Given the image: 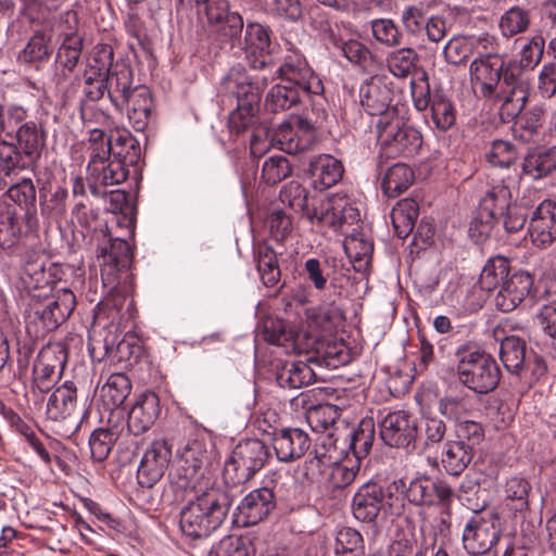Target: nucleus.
Segmentation results:
<instances>
[{"mask_svg":"<svg viewBox=\"0 0 556 556\" xmlns=\"http://www.w3.org/2000/svg\"><path fill=\"white\" fill-rule=\"evenodd\" d=\"M180 4L194 2L205 16L207 40L219 49L243 51L253 68L266 65L264 56L271 52L269 26L254 21L244 23L238 11H232L228 0H177Z\"/></svg>","mask_w":556,"mask_h":556,"instance_id":"f257e3e1","label":"nucleus"},{"mask_svg":"<svg viewBox=\"0 0 556 556\" xmlns=\"http://www.w3.org/2000/svg\"><path fill=\"white\" fill-rule=\"evenodd\" d=\"M279 198L292 210L302 212L313 225L327 226L336 231L361 220L358 207L345 193L313 199L308 204V191L302 184L292 180L282 187Z\"/></svg>","mask_w":556,"mask_h":556,"instance_id":"f03ea898","label":"nucleus"},{"mask_svg":"<svg viewBox=\"0 0 556 556\" xmlns=\"http://www.w3.org/2000/svg\"><path fill=\"white\" fill-rule=\"evenodd\" d=\"M265 86V77L251 76L242 66L231 67L222 78L219 94L237 102L236 109L229 115L230 132L239 135L254 124Z\"/></svg>","mask_w":556,"mask_h":556,"instance_id":"7ed1b4c3","label":"nucleus"},{"mask_svg":"<svg viewBox=\"0 0 556 556\" xmlns=\"http://www.w3.org/2000/svg\"><path fill=\"white\" fill-rule=\"evenodd\" d=\"M192 493L194 498L188 500L179 514L180 530L191 539L207 538L226 519L229 497L218 489L206 486Z\"/></svg>","mask_w":556,"mask_h":556,"instance_id":"20e7f679","label":"nucleus"},{"mask_svg":"<svg viewBox=\"0 0 556 556\" xmlns=\"http://www.w3.org/2000/svg\"><path fill=\"white\" fill-rule=\"evenodd\" d=\"M212 456L211 442L200 438L188 440L169 473V490L176 501L185 500L191 492H198V489L201 491V488H207Z\"/></svg>","mask_w":556,"mask_h":556,"instance_id":"39448f33","label":"nucleus"},{"mask_svg":"<svg viewBox=\"0 0 556 556\" xmlns=\"http://www.w3.org/2000/svg\"><path fill=\"white\" fill-rule=\"evenodd\" d=\"M456 375L459 382L477 394H488L496 389L501 371L495 359L472 342L458 345L454 352Z\"/></svg>","mask_w":556,"mask_h":556,"instance_id":"423d86ee","label":"nucleus"},{"mask_svg":"<svg viewBox=\"0 0 556 556\" xmlns=\"http://www.w3.org/2000/svg\"><path fill=\"white\" fill-rule=\"evenodd\" d=\"M66 359V350L61 344H49L39 351L33 365L30 386L25 394L27 402L33 403L36 409L43 407L45 394L61 378Z\"/></svg>","mask_w":556,"mask_h":556,"instance_id":"0eeeda50","label":"nucleus"},{"mask_svg":"<svg viewBox=\"0 0 556 556\" xmlns=\"http://www.w3.org/2000/svg\"><path fill=\"white\" fill-rule=\"evenodd\" d=\"M101 279L108 290L109 303L119 308L124 301L121 283L129 278L128 270L132 262V251L129 243L123 239H112L109 248H102Z\"/></svg>","mask_w":556,"mask_h":556,"instance_id":"6e6552de","label":"nucleus"},{"mask_svg":"<svg viewBox=\"0 0 556 556\" xmlns=\"http://www.w3.org/2000/svg\"><path fill=\"white\" fill-rule=\"evenodd\" d=\"M7 137L14 139L9 142L18 157L24 154L29 160L40 156L46 144V131L36 121L29 119L28 110L20 104L9 105V122Z\"/></svg>","mask_w":556,"mask_h":556,"instance_id":"1a4fd4ad","label":"nucleus"},{"mask_svg":"<svg viewBox=\"0 0 556 556\" xmlns=\"http://www.w3.org/2000/svg\"><path fill=\"white\" fill-rule=\"evenodd\" d=\"M391 490L404 494L415 506L450 508L454 500V491L447 482L427 475L416 476L408 482L405 479L395 480L391 483Z\"/></svg>","mask_w":556,"mask_h":556,"instance_id":"9d476101","label":"nucleus"},{"mask_svg":"<svg viewBox=\"0 0 556 556\" xmlns=\"http://www.w3.org/2000/svg\"><path fill=\"white\" fill-rule=\"evenodd\" d=\"M378 142L388 157H410L422 146L421 134L404 122L400 114L383 122H377Z\"/></svg>","mask_w":556,"mask_h":556,"instance_id":"9b49d317","label":"nucleus"},{"mask_svg":"<svg viewBox=\"0 0 556 556\" xmlns=\"http://www.w3.org/2000/svg\"><path fill=\"white\" fill-rule=\"evenodd\" d=\"M30 305L29 323L40 324L42 331H51L63 324L76 306V296L72 290L62 288L51 296L34 294Z\"/></svg>","mask_w":556,"mask_h":556,"instance_id":"f8f14e48","label":"nucleus"},{"mask_svg":"<svg viewBox=\"0 0 556 556\" xmlns=\"http://www.w3.org/2000/svg\"><path fill=\"white\" fill-rule=\"evenodd\" d=\"M281 473L269 471L263 480V486L247 494L238 506V516L243 526H254L265 518L276 507L278 486L281 484Z\"/></svg>","mask_w":556,"mask_h":556,"instance_id":"ddd939ff","label":"nucleus"},{"mask_svg":"<svg viewBox=\"0 0 556 556\" xmlns=\"http://www.w3.org/2000/svg\"><path fill=\"white\" fill-rule=\"evenodd\" d=\"M269 455V448L262 440L242 441L232 451L225 472L233 473L235 483H244L265 466Z\"/></svg>","mask_w":556,"mask_h":556,"instance_id":"4468645a","label":"nucleus"},{"mask_svg":"<svg viewBox=\"0 0 556 556\" xmlns=\"http://www.w3.org/2000/svg\"><path fill=\"white\" fill-rule=\"evenodd\" d=\"M500 538L498 516L473 510L464 526L462 541L468 554L483 555L498 542Z\"/></svg>","mask_w":556,"mask_h":556,"instance_id":"2eb2a0df","label":"nucleus"},{"mask_svg":"<svg viewBox=\"0 0 556 556\" xmlns=\"http://www.w3.org/2000/svg\"><path fill=\"white\" fill-rule=\"evenodd\" d=\"M488 48L479 53L470 63L469 80L475 93L482 98H491L496 94L503 72V56Z\"/></svg>","mask_w":556,"mask_h":556,"instance_id":"dca6fc26","label":"nucleus"},{"mask_svg":"<svg viewBox=\"0 0 556 556\" xmlns=\"http://www.w3.org/2000/svg\"><path fill=\"white\" fill-rule=\"evenodd\" d=\"M276 72L282 83L293 87L304 96L324 92L321 79L299 52L286 55Z\"/></svg>","mask_w":556,"mask_h":556,"instance_id":"f3484780","label":"nucleus"},{"mask_svg":"<svg viewBox=\"0 0 556 556\" xmlns=\"http://www.w3.org/2000/svg\"><path fill=\"white\" fill-rule=\"evenodd\" d=\"M172 459V445L164 438L151 441L143 451L137 481L140 486L151 489L164 476Z\"/></svg>","mask_w":556,"mask_h":556,"instance_id":"a211bd4d","label":"nucleus"},{"mask_svg":"<svg viewBox=\"0 0 556 556\" xmlns=\"http://www.w3.org/2000/svg\"><path fill=\"white\" fill-rule=\"evenodd\" d=\"M393 91L380 76H374L362 84L359 88V101L367 114L378 116V122H383L399 114L395 105H392Z\"/></svg>","mask_w":556,"mask_h":556,"instance_id":"6ab92c4d","label":"nucleus"},{"mask_svg":"<svg viewBox=\"0 0 556 556\" xmlns=\"http://www.w3.org/2000/svg\"><path fill=\"white\" fill-rule=\"evenodd\" d=\"M394 501H397V497L394 496L391 484L383 489L376 483H366L353 497V515L359 521L371 522L380 510L387 507L391 509Z\"/></svg>","mask_w":556,"mask_h":556,"instance_id":"aec40b11","label":"nucleus"},{"mask_svg":"<svg viewBox=\"0 0 556 556\" xmlns=\"http://www.w3.org/2000/svg\"><path fill=\"white\" fill-rule=\"evenodd\" d=\"M379 428L381 440L391 447H408L417 437L415 419L405 410L389 412Z\"/></svg>","mask_w":556,"mask_h":556,"instance_id":"412c9836","label":"nucleus"},{"mask_svg":"<svg viewBox=\"0 0 556 556\" xmlns=\"http://www.w3.org/2000/svg\"><path fill=\"white\" fill-rule=\"evenodd\" d=\"M316 139V131L302 116H292L282 122L275 131L280 149L290 154L308 150Z\"/></svg>","mask_w":556,"mask_h":556,"instance_id":"4be33fe9","label":"nucleus"},{"mask_svg":"<svg viewBox=\"0 0 556 556\" xmlns=\"http://www.w3.org/2000/svg\"><path fill=\"white\" fill-rule=\"evenodd\" d=\"M77 410V388L74 382L65 381L51 392L46 404V416L55 422H73L79 427Z\"/></svg>","mask_w":556,"mask_h":556,"instance_id":"5701e85b","label":"nucleus"},{"mask_svg":"<svg viewBox=\"0 0 556 556\" xmlns=\"http://www.w3.org/2000/svg\"><path fill=\"white\" fill-rule=\"evenodd\" d=\"M528 232L532 243L541 249L556 240V202L544 200L532 211Z\"/></svg>","mask_w":556,"mask_h":556,"instance_id":"b1692460","label":"nucleus"},{"mask_svg":"<svg viewBox=\"0 0 556 556\" xmlns=\"http://www.w3.org/2000/svg\"><path fill=\"white\" fill-rule=\"evenodd\" d=\"M533 285V278L529 273L515 271L496 291L494 298L495 307L504 313L516 309L528 296Z\"/></svg>","mask_w":556,"mask_h":556,"instance_id":"393cba45","label":"nucleus"},{"mask_svg":"<svg viewBox=\"0 0 556 556\" xmlns=\"http://www.w3.org/2000/svg\"><path fill=\"white\" fill-rule=\"evenodd\" d=\"M161 414L160 397L154 392L140 394L128 413V430L139 435L148 431Z\"/></svg>","mask_w":556,"mask_h":556,"instance_id":"a878e982","label":"nucleus"},{"mask_svg":"<svg viewBox=\"0 0 556 556\" xmlns=\"http://www.w3.org/2000/svg\"><path fill=\"white\" fill-rule=\"evenodd\" d=\"M105 152L100 150V154L89 159L88 172L97 184L102 186H114L124 182L128 176L126 168L128 162L110 155L104 156Z\"/></svg>","mask_w":556,"mask_h":556,"instance_id":"bb28decb","label":"nucleus"},{"mask_svg":"<svg viewBox=\"0 0 556 556\" xmlns=\"http://www.w3.org/2000/svg\"><path fill=\"white\" fill-rule=\"evenodd\" d=\"M273 446L280 462H292L302 457L311 446L308 434L299 428H287L275 433Z\"/></svg>","mask_w":556,"mask_h":556,"instance_id":"cd10ccee","label":"nucleus"},{"mask_svg":"<svg viewBox=\"0 0 556 556\" xmlns=\"http://www.w3.org/2000/svg\"><path fill=\"white\" fill-rule=\"evenodd\" d=\"M53 52L54 45L51 35L37 30L17 53L16 61L21 65L40 70L50 61Z\"/></svg>","mask_w":556,"mask_h":556,"instance_id":"c85d7f7f","label":"nucleus"},{"mask_svg":"<svg viewBox=\"0 0 556 556\" xmlns=\"http://www.w3.org/2000/svg\"><path fill=\"white\" fill-rule=\"evenodd\" d=\"M132 70L125 63H116L105 77V89L111 103L122 111L128 96L135 89Z\"/></svg>","mask_w":556,"mask_h":556,"instance_id":"c756f323","label":"nucleus"},{"mask_svg":"<svg viewBox=\"0 0 556 556\" xmlns=\"http://www.w3.org/2000/svg\"><path fill=\"white\" fill-rule=\"evenodd\" d=\"M492 46V39L488 36L482 37H452L443 49L445 61L452 65H460L467 62L471 56L483 53V49Z\"/></svg>","mask_w":556,"mask_h":556,"instance_id":"7c9ffc66","label":"nucleus"},{"mask_svg":"<svg viewBox=\"0 0 556 556\" xmlns=\"http://www.w3.org/2000/svg\"><path fill=\"white\" fill-rule=\"evenodd\" d=\"M308 172L313 187L325 190L341 180L344 168L341 161L332 155L320 154L311 160Z\"/></svg>","mask_w":556,"mask_h":556,"instance_id":"2f4dec72","label":"nucleus"},{"mask_svg":"<svg viewBox=\"0 0 556 556\" xmlns=\"http://www.w3.org/2000/svg\"><path fill=\"white\" fill-rule=\"evenodd\" d=\"M124 108L127 110V116L134 129L143 131L149 125L152 111V96L149 88L136 85Z\"/></svg>","mask_w":556,"mask_h":556,"instance_id":"473e14b6","label":"nucleus"},{"mask_svg":"<svg viewBox=\"0 0 556 556\" xmlns=\"http://www.w3.org/2000/svg\"><path fill=\"white\" fill-rule=\"evenodd\" d=\"M531 483L519 476L506 480L503 486V505L514 515H525L530 508Z\"/></svg>","mask_w":556,"mask_h":556,"instance_id":"72a5a7b5","label":"nucleus"},{"mask_svg":"<svg viewBox=\"0 0 556 556\" xmlns=\"http://www.w3.org/2000/svg\"><path fill=\"white\" fill-rule=\"evenodd\" d=\"M23 280L33 290H53V286L61 280V269L51 262H27L23 269Z\"/></svg>","mask_w":556,"mask_h":556,"instance_id":"f704fd0d","label":"nucleus"},{"mask_svg":"<svg viewBox=\"0 0 556 556\" xmlns=\"http://www.w3.org/2000/svg\"><path fill=\"white\" fill-rule=\"evenodd\" d=\"M253 257L264 286H276L281 276L277 252L266 242H258L253 248Z\"/></svg>","mask_w":556,"mask_h":556,"instance_id":"c9c22d12","label":"nucleus"},{"mask_svg":"<svg viewBox=\"0 0 556 556\" xmlns=\"http://www.w3.org/2000/svg\"><path fill=\"white\" fill-rule=\"evenodd\" d=\"M81 52L80 38H70L63 41L56 52L54 63V81L56 86H62L76 67Z\"/></svg>","mask_w":556,"mask_h":556,"instance_id":"e433bc0d","label":"nucleus"},{"mask_svg":"<svg viewBox=\"0 0 556 556\" xmlns=\"http://www.w3.org/2000/svg\"><path fill=\"white\" fill-rule=\"evenodd\" d=\"M513 193L509 187L504 184L492 186L480 200L479 212L488 216L489 220H498L504 216L508 205L511 203Z\"/></svg>","mask_w":556,"mask_h":556,"instance_id":"4c0bfd02","label":"nucleus"},{"mask_svg":"<svg viewBox=\"0 0 556 556\" xmlns=\"http://www.w3.org/2000/svg\"><path fill=\"white\" fill-rule=\"evenodd\" d=\"M131 391L130 379L123 372L111 374L100 389V399L108 409L119 407Z\"/></svg>","mask_w":556,"mask_h":556,"instance_id":"58836bf2","label":"nucleus"},{"mask_svg":"<svg viewBox=\"0 0 556 556\" xmlns=\"http://www.w3.org/2000/svg\"><path fill=\"white\" fill-rule=\"evenodd\" d=\"M473 450L463 440L448 442L442 453L441 463L448 475L459 476L470 464Z\"/></svg>","mask_w":556,"mask_h":556,"instance_id":"ea45409f","label":"nucleus"},{"mask_svg":"<svg viewBox=\"0 0 556 556\" xmlns=\"http://www.w3.org/2000/svg\"><path fill=\"white\" fill-rule=\"evenodd\" d=\"M305 97L293 87L279 83L274 85L265 97V109L271 113H280L298 106Z\"/></svg>","mask_w":556,"mask_h":556,"instance_id":"a19ab883","label":"nucleus"},{"mask_svg":"<svg viewBox=\"0 0 556 556\" xmlns=\"http://www.w3.org/2000/svg\"><path fill=\"white\" fill-rule=\"evenodd\" d=\"M375 439V422L371 418H364L356 428L349 430L345 440H349V450L356 462L365 458L372 447Z\"/></svg>","mask_w":556,"mask_h":556,"instance_id":"79ce46f5","label":"nucleus"},{"mask_svg":"<svg viewBox=\"0 0 556 556\" xmlns=\"http://www.w3.org/2000/svg\"><path fill=\"white\" fill-rule=\"evenodd\" d=\"M510 275L509 261L506 257H492L482 268L479 286L489 293L496 292Z\"/></svg>","mask_w":556,"mask_h":556,"instance_id":"37998d69","label":"nucleus"},{"mask_svg":"<svg viewBox=\"0 0 556 556\" xmlns=\"http://www.w3.org/2000/svg\"><path fill=\"white\" fill-rule=\"evenodd\" d=\"M314 370L304 362L286 363L276 375V381L283 389H299L315 381Z\"/></svg>","mask_w":556,"mask_h":556,"instance_id":"c03bdc74","label":"nucleus"},{"mask_svg":"<svg viewBox=\"0 0 556 556\" xmlns=\"http://www.w3.org/2000/svg\"><path fill=\"white\" fill-rule=\"evenodd\" d=\"M110 155L136 164L140 157L139 141L124 127H116L111 131Z\"/></svg>","mask_w":556,"mask_h":556,"instance_id":"a18cd8bd","label":"nucleus"},{"mask_svg":"<svg viewBox=\"0 0 556 556\" xmlns=\"http://www.w3.org/2000/svg\"><path fill=\"white\" fill-rule=\"evenodd\" d=\"M418 214V203L413 199H403L392 208L391 222L399 238L405 239L412 233Z\"/></svg>","mask_w":556,"mask_h":556,"instance_id":"49530a36","label":"nucleus"},{"mask_svg":"<svg viewBox=\"0 0 556 556\" xmlns=\"http://www.w3.org/2000/svg\"><path fill=\"white\" fill-rule=\"evenodd\" d=\"M414 181V173L409 166L396 163L382 177L381 189L389 198L401 195Z\"/></svg>","mask_w":556,"mask_h":556,"instance_id":"de8ad7c7","label":"nucleus"},{"mask_svg":"<svg viewBox=\"0 0 556 556\" xmlns=\"http://www.w3.org/2000/svg\"><path fill=\"white\" fill-rule=\"evenodd\" d=\"M527 346L526 342L518 337L509 336L502 340L500 346V357L511 374H519L526 362Z\"/></svg>","mask_w":556,"mask_h":556,"instance_id":"09e8293b","label":"nucleus"},{"mask_svg":"<svg viewBox=\"0 0 556 556\" xmlns=\"http://www.w3.org/2000/svg\"><path fill=\"white\" fill-rule=\"evenodd\" d=\"M522 169L533 179H540L556 172V146L528 154L523 160Z\"/></svg>","mask_w":556,"mask_h":556,"instance_id":"8fccbe9b","label":"nucleus"},{"mask_svg":"<svg viewBox=\"0 0 556 556\" xmlns=\"http://www.w3.org/2000/svg\"><path fill=\"white\" fill-rule=\"evenodd\" d=\"M545 105L535 104L522 113L515 122L513 132L515 138L523 142L532 140L533 136L538 132L542 126L545 116Z\"/></svg>","mask_w":556,"mask_h":556,"instance_id":"3c124183","label":"nucleus"},{"mask_svg":"<svg viewBox=\"0 0 556 556\" xmlns=\"http://www.w3.org/2000/svg\"><path fill=\"white\" fill-rule=\"evenodd\" d=\"M307 319L311 327L331 331L342 324L344 315L342 309L333 302L325 303L318 307L306 311Z\"/></svg>","mask_w":556,"mask_h":556,"instance_id":"603ef678","label":"nucleus"},{"mask_svg":"<svg viewBox=\"0 0 556 556\" xmlns=\"http://www.w3.org/2000/svg\"><path fill=\"white\" fill-rule=\"evenodd\" d=\"M430 118L433 127L440 131H447L456 122V109L454 103L442 93L432 97Z\"/></svg>","mask_w":556,"mask_h":556,"instance_id":"864d4df0","label":"nucleus"},{"mask_svg":"<svg viewBox=\"0 0 556 556\" xmlns=\"http://www.w3.org/2000/svg\"><path fill=\"white\" fill-rule=\"evenodd\" d=\"M333 463L334 456L329 448H326V443H323L320 447H316L315 455L309 456L303 465L299 467V472L302 475L303 481L316 482Z\"/></svg>","mask_w":556,"mask_h":556,"instance_id":"5fc2aeb1","label":"nucleus"},{"mask_svg":"<svg viewBox=\"0 0 556 556\" xmlns=\"http://www.w3.org/2000/svg\"><path fill=\"white\" fill-rule=\"evenodd\" d=\"M386 61L389 71L395 77L405 78L416 71L419 55L415 49L405 47L391 51Z\"/></svg>","mask_w":556,"mask_h":556,"instance_id":"6e6d98bb","label":"nucleus"},{"mask_svg":"<svg viewBox=\"0 0 556 556\" xmlns=\"http://www.w3.org/2000/svg\"><path fill=\"white\" fill-rule=\"evenodd\" d=\"M208 556H255V547L249 538L227 535L212 546Z\"/></svg>","mask_w":556,"mask_h":556,"instance_id":"4d7b16f0","label":"nucleus"},{"mask_svg":"<svg viewBox=\"0 0 556 556\" xmlns=\"http://www.w3.org/2000/svg\"><path fill=\"white\" fill-rule=\"evenodd\" d=\"M502 101L500 117L504 123L517 121L528 101V91L516 89L515 91H503V94H495Z\"/></svg>","mask_w":556,"mask_h":556,"instance_id":"13d9d810","label":"nucleus"},{"mask_svg":"<svg viewBox=\"0 0 556 556\" xmlns=\"http://www.w3.org/2000/svg\"><path fill=\"white\" fill-rule=\"evenodd\" d=\"M341 416V409L333 404L325 403L311 407L307 412V421L316 432L329 430Z\"/></svg>","mask_w":556,"mask_h":556,"instance_id":"bf43d9fd","label":"nucleus"},{"mask_svg":"<svg viewBox=\"0 0 556 556\" xmlns=\"http://www.w3.org/2000/svg\"><path fill=\"white\" fill-rule=\"evenodd\" d=\"M332 43L353 64L366 67L371 61V51L356 39L343 40L333 38Z\"/></svg>","mask_w":556,"mask_h":556,"instance_id":"052dcab7","label":"nucleus"},{"mask_svg":"<svg viewBox=\"0 0 556 556\" xmlns=\"http://www.w3.org/2000/svg\"><path fill=\"white\" fill-rule=\"evenodd\" d=\"M336 554H354L355 556L365 555V542L362 534L350 527L342 528L336 536Z\"/></svg>","mask_w":556,"mask_h":556,"instance_id":"680f3d73","label":"nucleus"},{"mask_svg":"<svg viewBox=\"0 0 556 556\" xmlns=\"http://www.w3.org/2000/svg\"><path fill=\"white\" fill-rule=\"evenodd\" d=\"M291 173L292 167L286 156L273 155L264 162L261 178L265 184L274 186L289 177Z\"/></svg>","mask_w":556,"mask_h":556,"instance_id":"e2e57ef3","label":"nucleus"},{"mask_svg":"<svg viewBox=\"0 0 556 556\" xmlns=\"http://www.w3.org/2000/svg\"><path fill=\"white\" fill-rule=\"evenodd\" d=\"M371 34L381 45L395 47L401 43L402 33L390 18H377L370 22Z\"/></svg>","mask_w":556,"mask_h":556,"instance_id":"0e129e2a","label":"nucleus"},{"mask_svg":"<svg viewBox=\"0 0 556 556\" xmlns=\"http://www.w3.org/2000/svg\"><path fill=\"white\" fill-rule=\"evenodd\" d=\"M115 442V434L108 429L99 428L92 431L89 438L91 457L96 462H103L110 455Z\"/></svg>","mask_w":556,"mask_h":556,"instance_id":"69168bd1","label":"nucleus"},{"mask_svg":"<svg viewBox=\"0 0 556 556\" xmlns=\"http://www.w3.org/2000/svg\"><path fill=\"white\" fill-rule=\"evenodd\" d=\"M330 467L329 481L334 489H343L351 484L359 471V463L350 459L341 464L334 459Z\"/></svg>","mask_w":556,"mask_h":556,"instance_id":"338daca9","label":"nucleus"},{"mask_svg":"<svg viewBox=\"0 0 556 556\" xmlns=\"http://www.w3.org/2000/svg\"><path fill=\"white\" fill-rule=\"evenodd\" d=\"M8 197L21 207L29 211L36 203V188L30 178H22L20 181L12 184L8 191Z\"/></svg>","mask_w":556,"mask_h":556,"instance_id":"774afa93","label":"nucleus"}]
</instances>
